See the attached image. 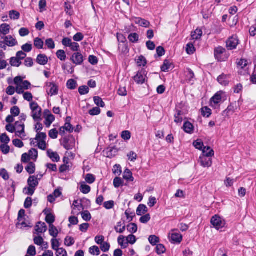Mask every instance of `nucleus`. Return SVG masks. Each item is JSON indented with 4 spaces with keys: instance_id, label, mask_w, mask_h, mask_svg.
<instances>
[{
    "instance_id": "1",
    "label": "nucleus",
    "mask_w": 256,
    "mask_h": 256,
    "mask_svg": "<svg viewBox=\"0 0 256 256\" xmlns=\"http://www.w3.org/2000/svg\"><path fill=\"white\" fill-rule=\"evenodd\" d=\"M214 155L213 150H210L209 152H206V150H203L202 156H200L198 162L204 168H209L212 164V160L211 157Z\"/></svg>"
},
{
    "instance_id": "2",
    "label": "nucleus",
    "mask_w": 256,
    "mask_h": 256,
    "mask_svg": "<svg viewBox=\"0 0 256 256\" xmlns=\"http://www.w3.org/2000/svg\"><path fill=\"white\" fill-rule=\"evenodd\" d=\"M60 144L67 150H72L75 146V140L72 136H66L60 140Z\"/></svg>"
},
{
    "instance_id": "3",
    "label": "nucleus",
    "mask_w": 256,
    "mask_h": 256,
    "mask_svg": "<svg viewBox=\"0 0 256 256\" xmlns=\"http://www.w3.org/2000/svg\"><path fill=\"white\" fill-rule=\"evenodd\" d=\"M211 224L217 230L223 228L224 226L225 222L218 216H213L210 220Z\"/></svg>"
},
{
    "instance_id": "4",
    "label": "nucleus",
    "mask_w": 256,
    "mask_h": 256,
    "mask_svg": "<svg viewBox=\"0 0 256 256\" xmlns=\"http://www.w3.org/2000/svg\"><path fill=\"white\" fill-rule=\"evenodd\" d=\"M226 52L224 48L222 46H218L214 50V54L215 58L219 62H224L228 58L226 56L224 57L223 54Z\"/></svg>"
},
{
    "instance_id": "5",
    "label": "nucleus",
    "mask_w": 256,
    "mask_h": 256,
    "mask_svg": "<svg viewBox=\"0 0 256 256\" xmlns=\"http://www.w3.org/2000/svg\"><path fill=\"white\" fill-rule=\"evenodd\" d=\"M238 44V40L236 36H232L226 41V47L228 50L236 49Z\"/></svg>"
},
{
    "instance_id": "6",
    "label": "nucleus",
    "mask_w": 256,
    "mask_h": 256,
    "mask_svg": "<svg viewBox=\"0 0 256 256\" xmlns=\"http://www.w3.org/2000/svg\"><path fill=\"white\" fill-rule=\"evenodd\" d=\"M14 126H16V130H17L16 132V136L19 137H21L22 135L23 136H26L24 132L25 126L23 122L17 121L14 123Z\"/></svg>"
},
{
    "instance_id": "7",
    "label": "nucleus",
    "mask_w": 256,
    "mask_h": 256,
    "mask_svg": "<svg viewBox=\"0 0 256 256\" xmlns=\"http://www.w3.org/2000/svg\"><path fill=\"white\" fill-rule=\"evenodd\" d=\"M70 60L76 65H80L84 62V57L80 52H75L70 58Z\"/></svg>"
},
{
    "instance_id": "8",
    "label": "nucleus",
    "mask_w": 256,
    "mask_h": 256,
    "mask_svg": "<svg viewBox=\"0 0 256 256\" xmlns=\"http://www.w3.org/2000/svg\"><path fill=\"white\" fill-rule=\"evenodd\" d=\"M145 72H146L143 70L139 71L138 72L136 76H134V80L138 84H142L145 82L146 77Z\"/></svg>"
},
{
    "instance_id": "9",
    "label": "nucleus",
    "mask_w": 256,
    "mask_h": 256,
    "mask_svg": "<svg viewBox=\"0 0 256 256\" xmlns=\"http://www.w3.org/2000/svg\"><path fill=\"white\" fill-rule=\"evenodd\" d=\"M230 74H222L221 75L218 77L217 80L221 85L224 86H227L228 85L230 82Z\"/></svg>"
},
{
    "instance_id": "10",
    "label": "nucleus",
    "mask_w": 256,
    "mask_h": 256,
    "mask_svg": "<svg viewBox=\"0 0 256 256\" xmlns=\"http://www.w3.org/2000/svg\"><path fill=\"white\" fill-rule=\"evenodd\" d=\"M43 213L46 216V222L50 225L52 224L55 221V216L50 212V210L48 209H45L43 211Z\"/></svg>"
},
{
    "instance_id": "11",
    "label": "nucleus",
    "mask_w": 256,
    "mask_h": 256,
    "mask_svg": "<svg viewBox=\"0 0 256 256\" xmlns=\"http://www.w3.org/2000/svg\"><path fill=\"white\" fill-rule=\"evenodd\" d=\"M48 228L46 224L42 222H38L35 226V230L38 234L44 233L47 230Z\"/></svg>"
},
{
    "instance_id": "12",
    "label": "nucleus",
    "mask_w": 256,
    "mask_h": 256,
    "mask_svg": "<svg viewBox=\"0 0 256 256\" xmlns=\"http://www.w3.org/2000/svg\"><path fill=\"white\" fill-rule=\"evenodd\" d=\"M46 86L48 87H50V90L48 94L50 95V96L56 95L58 94V86L54 82H46Z\"/></svg>"
},
{
    "instance_id": "13",
    "label": "nucleus",
    "mask_w": 256,
    "mask_h": 256,
    "mask_svg": "<svg viewBox=\"0 0 256 256\" xmlns=\"http://www.w3.org/2000/svg\"><path fill=\"white\" fill-rule=\"evenodd\" d=\"M36 62L40 65L44 66L48 62V56L44 54H39L36 58Z\"/></svg>"
},
{
    "instance_id": "14",
    "label": "nucleus",
    "mask_w": 256,
    "mask_h": 256,
    "mask_svg": "<svg viewBox=\"0 0 256 256\" xmlns=\"http://www.w3.org/2000/svg\"><path fill=\"white\" fill-rule=\"evenodd\" d=\"M47 155L54 162H58L60 160L58 154L56 152L52 151L50 149L47 150Z\"/></svg>"
},
{
    "instance_id": "15",
    "label": "nucleus",
    "mask_w": 256,
    "mask_h": 256,
    "mask_svg": "<svg viewBox=\"0 0 256 256\" xmlns=\"http://www.w3.org/2000/svg\"><path fill=\"white\" fill-rule=\"evenodd\" d=\"M184 130L188 134H192L194 132V126L190 122H186L183 126Z\"/></svg>"
},
{
    "instance_id": "16",
    "label": "nucleus",
    "mask_w": 256,
    "mask_h": 256,
    "mask_svg": "<svg viewBox=\"0 0 256 256\" xmlns=\"http://www.w3.org/2000/svg\"><path fill=\"white\" fill-rule=\"evenodd\" d=\"M135 23L138 24L140 26L148 28L150 26V22L142 18H136Z\"/></svg>"
},
{
    "instance_id": "17",
    "label": "nucleus",
    "mask_w": 256,
    "mask_h": 256,
    "mask_svg": "<svg viewBox=\"0 0 256 256\" xmlns=\"http://www.w3.org/2000/svg\"><path fill=\"white\" fill-rule=\"evenodd\" d=\"M28 184L30 187H36L38 185V181L36 178V176H30L28 180Z\"/></svg>"
},
{
    "instance_id": "18",
    "label": "nucleus",
    "mask_w": 256,
    "mask_h": 256,
    "mask_svg": "<svg viewBox=\"0 0 256 256\" xmlns=\"http://www.w3.org/2000/svg\"><path fill=\"white\" fill-rule=\"evenodd\" d=\"M42 109L32 111V116L34 121L40 122L42 120Z\"/></svg>"
},
{
    "instance_id": "19",
    "label": "nucleus",
    "mask_w": 256,
    "mask_h": 256,
    "mask_svg": "<svg viewBox=\"0 0 256 256\" xmlns=\"http://www.w3.org/2000/svg\"><path fill=\"white\" fill-rule=\"evenodd\" d=\"M106 152V157L112 158L116 154L118 150L116 148L113 147L108 148Z\"/></svg>"
},
{
    "instance_id": "20",
    "label": "nucleus",
    "mask_w": 256,
    "mask_h": 256,
    "mask_svg": "<svg viewBox=\"0 0 256 256\" xmlns=\"http://www.w3.org/2000/svg\"><path fill=\"white\" fill-rule=\"evenodd\" d=\"M123 178L130 182H133L134 180L132 172L128 168H126L124 172Z\"/></svg>"
},
{
    "instance_id": "21",
    "label": "nucleus",
    "mask_w": 256,
    "mask_h": 256,
    "mask_svg": "<svg viewBox=\"0 0 256 256\" xmlns=\"http://www.w3.org/2000/svg\"><path fill=\"white\" fill-rule=\"evenodd\" d=\"M182 236L178 233H173L171 236V240L174 243L180 244L182 242Z\"/></svg>"
},
{
    "instance_id": "22",
    "label": "nucleus",
    "mask_w": 256,
    "mask_h": 256,
    "mask_svg": "<svg viewBox=\"0 0 256 256\" xmlns=\"http://www.w3.org/2000/svg\"><path fill=\"white\" fill-rule=\"evenodd\" d=\"M148 212L147 207L143 204H140L138 206L136 209V214L138 216H142Z\"/></svg>"
},
{
    "instance_id": "23",
    "label": "nucleus",
    "mask_w": 256,
    "mask_h": 256,
    "mask_svg": "<svg viewBox=\"0 0 256 256\" xmlns=\"http://www.w3.org/2000/svg\"><path fill=\"white\" fill-rule=\"evenodd\" d=\"M10 26L7 24H2L0 26V32L4 35H6L10 32Z\"/></svg>"
},
{
    "instance_id": "24",
    "label": "nucleus",
    "mask_w": 256,
    "mask_h": 256,
    "mask_svg": "<svg viewBox=\"0 0 256 256\" xmlns=\"http://www.w3.org/2000/svg\"><path fill=\"white\" fill-rule=\"evenodd\" d=\"M12 66L19 67L22 64V62L17 57H12L10 60Z\"/></svg>"
},
{
    "instance_id": "25",
    "label": "nucleus",
    "mask_w": 256,
    "mask_h": 256,
    "mask_svg": "<svg viewBox=\"0 0 256 256\" xmlns=\"http://www.w3.org/2000/svg\"><path fill=\"white\" fill-rule=\"evenodd\" d=\"M172 66V64L168 60H165L163 64L161 66V70L164 72H168Z\"/></svg>"
},
{
    "instance_id": "26",
    "label": "nucleus",
    "mask_w": 256,
    "mask_h": 256,
    "mask_svg": "<svg viewBox=\"0 0 256 256\" xmlns=\"http://www.w3.org/2000/svg\"><path fill=\"white\" fill-rule=\"evenodd\" d=\"M26 170L29 174H34L36 170L35 164L32 162H30L26 168Z\"/></svg>"
},
{
    "instance_id": "27",
    "label": "nucleus",
    "mask_w": 256,
    "mask_h": 256,
    "mask_svg": "<svg viewBox=\"0 0 256 256\" xmlns=\"http://www.w3.org/2000/svg\"><path fill=\"white\" fill-rule=\"evenodd\" d=\"M34 46L36 47L37 48H43L44 43L41 38H34Z\"/></svg>"
},
{
    "instance_id": "28",
    "label": "nucleus",
    "mask_w": 256,
    "mask_h": 256,
    "mask_svg": "<svg viewBox=\"0 0 256 256\" xmlns=\"http://www.w3.org/2000/svg\"><path fill=\"white\" fill-rule=\"evenodd\" d=\"M128 39L132 43H136L139 40V36L136 33H132L128 35Z\"/></svg>"
},
{
    "instance_id": "29",
    "label": "nucleus",
    "mask_w": 256,
    "mask_h": 256,
    "mask_svg": "<svg viewBox=\"0 0 256 256\" xmlns=\"http://www.w3.org/2000/svg\"><path fill=\"white\" fill-rule=\"evenodd\" d=\"M66 86L68 89L74 90L77 86V82L74 79H70L68 80Z\"/></svg>"
},
{
    "instance_id": "30",
    "label": "nucleus",
    "mask_w": 256,
    "mask_h": 256,
    "mask_svg": "<svg viewBox=\"0 0 256 256\" xmlns=\"http://www.w3.org/2000/svg\"><path fill=\"white\" fill-rule=\"evenodd\" d=\"M202 32L201 30L196 29L192 33V40H198L202 36Z\"/></svg>"
},
{
    "instance_id": "31",
    "label": "nucleus",
    "mask_w": 256,
    "mask_h": 256,
    "mask_svg": "<svg viewBox=\"0 0 256 256\" xmlns=\"http://www.w3.org/2000/svg\"><path fill=\"white\" fill-rule=\"evenodd\" d=\"M9 16L12 20H17L20 18V14L16 10H12L9 12Z\"/></svg>"
},
{
    "instance_id": "32",
    "label": "nucleus",
    "mask_w": 256,
    "mask_h": 256,
    "mask_svg": "<svg viewBox=\"0 0 256 256\" xmlns=\"http://www.w3.org/2000/svg\"><path fill=\"white\" fill-rule=\"evenodd\" d=\"M118 48L120 50L122 51V52L123 54H128L129 52V48L128 43H122V44H120L118 46Z\"/></svg>"
},
{
    "instance_id": "33",
    "label": "nucleus",
    "mask_w": 256,
    "mask_h": 256,
    "mask_svg": "<svg viewBox=\"0 0 256 256\" xmlns=\"http://www.w3.org/2000/svg\"><path fill=\"white\" fill-rule=\"evenodd\" d=\"M147 64V60L145 57L142 55H140L138 57L137 60V64L139 66H144Z\"/></svg>"
},
{
    "instance_id": "34",
    "label": "nucleus",
    "mask_w": 256,
    "mask_h": 256,
    "mask_svg": "<svg viewBox=\"0 0 256 256\" xmlns=\"http://www.w3.org/2000/svg\"><path fill=\"white\" fill-rule=\"evenodd\" d=\"M49 232L54 238H56L58 234V229L53 224L50 225Z\"/></svg>"
},
{
    "instance_id": "35",
    "label": "nucleus",
    "mask_w": 256,
    "mask_h": 256,
    "mask_svg": "<svg viewBox=\"0 0 256 256\" xmlns=\"http://www.w3.org/2000/svg\"><path fill=\"white\" fill-rule=\"evenodd\" d=\"M222 100V96L219 92L216 93L210 99L211 102H213L214 104H218Z\"/></svg>"
},
{
    "instance_id": "36",
    "label": "nucleus",
    "mask_w": 256,
    "mask_h": 256,
    "mask_svg": "<svg viewBox=\"0 0 256 256\" xmlns=\"http://www.w3.org/2000/svg\"><path fill=\"white\" fill-rule=\"evenodd\" d=\"M127 230L130 232L134 234L138 230V226L135 223H130L127 226Z\"/></svg>"
},
{
    "instance_id": "37",
    "label": "nucleus",
    "mask_w": 256,
    "mask_h": 256,
    "mask_svg": "<svg viewBox=\"0 0 256 256\" xmlns=\"http://www.w3.org/2000/svg\"><path fill=\"white\" fill-rule=\"evenodd\" d=\"M148 241L152 246H156L160 242V238L155 235H151L148 238Z\"/></svg>"
},
{
    "instance_id": "38",
    "label": "nucleus",
    "mask_w": 256,
    "mask_h": 256,
    "mask_svg": "<svg viewBox=\"0 0 256 256\" xmlns=\"http://www.w3.org/2000/svg\"><path fill=\"white\" fill-rule=\"evenodd\" d=\"M89 252L92 255L98 256L100 254V252L98 246H94L89 248Z\"/></svg>"
},
{
    "instance_id": "39",
    "label": "nucleus",
    "mask_w": 256,
    "mask_h": 256,
    "mask_svg": "<svg viewBox=\"0 0 256 256\" xmlns=\"http://www.w3.org/2000/svg\"><path fill=\"white\" fill-rule=\"evenodd\" d=\"M202 114L204 116L208 118L212 114V110L207 106L203 107L202 109Z\"/></svg>"
},
{
    "instance_id": "40",
    "label": "nucleus",
    "mask_w": 256,
    "mask_h": 256,
    "mask_svg": "<svg viewBox=\"0 0 256 256\" xmlns=\"http://www.w3.org/2000/svg\"><path fill=\"white\" fill-rule=\"evenodd\" d=\"M56 56L62 61H64L66 58L65 52L64 50H58L56 53Z\"/></svg>"
},
{
    "instance_id": "41",
    "label": "nucleus",
    "mask_w": 256,
    "mask_h": 256,
    "mask_svg": "<svg viewBox=\"0 0 256 256\" xmlns=\"http://www.w3.org/2000/svg\"><path fill=\"white\" fill-rule=\"evenodd\" d=\"M94 100L95 104L97 106H100L102 108H104L105 106L104 102L102 101V100L101 98L98 96H94Z\"/></svg>"
},
{
    "instance_id": "42",
    "label": "nucleus",
    "mask_w": 256,
    "mask_h": 256,
    "mask_svg": "<svg viewBox=\"0 0 256 256\" xmlns=\"http://www.w3.org/2000/svg\"><path fill=\"white\" fill-rule=\"evenodd\" d=\"M166 248L162 244H156V252L158 254H161L166 252Z\"/></svg>"
},
{
    "instance_id": "43",
    "label": "nucleus",
    "mask_w": 256,
    "mask_h": 256,
    "mask_svg": "<svg viewBox=\"0 0 256 256\" xmlns=\"http://www.w3.org/2000/svg\"><path fill=\"white\" fill-rule=\"evenodd\" d=\"M181 110H177L176 113L174 114V122L178 124L181 123L182 121V118L180 116L182 115Z\"/></svg>"
},
{
    "instance_id": "44",
    "label": "nucleus",
    "mask_w": 256,
    "mask_h": 256,
    "mask_svg": "<svg viewBox=\"0 0 256 256\" xmlns=\"http://www.w3.org/2000/svg\"><path fill=\"white\" fill-rule=\"evenodd\" d=\"M44 122V124L47 128L50 126L52 122L54 120L55 118L54 116H50L46 118Z\"/></svg>"
},
{
    "instance_id": "45",
    "label": "nucleus",
    "mask_w": 256,
    "mask_h": 256,
    "mask_svg": "<svg viewBox=\"0 0 256 256\" xmlns=\"http://www.w3.org/2000/svg\"><path fill=\"white\" fill-rule=\"evenodd\" d=\"M82 218L86 222L90 221L92 216L90 212L88 210H84L81 214Z\"/></svg>"
},
{
    "instance_id": "46",
    "label": "nucleus",
    "mask_w": 256,
    "mask_h": 256,
    "mask_svg": "<svg viewBox=\"0 0 256 256\" xmlns=\"http://www.w3.org/2000/svg\"><path fill=\"white\" fill-rule=\"evenodd\" d=\"M195 48L192 43H188L186 46V52L188 54H192L195 52Z\"/></svg>"
},
{
    "instance_id": "47",
    "label": "nucleus",
    "mask_w": 256,
    "mask_h": 256,
    "mask_svg": "<svg viewBox=\"0 0 256 256\" xmlns=\"http://www.w3.org/2000/svg\"><path fill=\"white\" fill-rule=\"evenodd\" d=\"M78 92L80 95L88 94L89 92V88L86 86H82L78 88Z\"/></svg>"
},
{
    "instance_id": "48",
    "label": "nucleus",
    "mask_w": 256,
    "mask_h": 256,
    "mask_svg": "<svg viewBox=\"0 0 256 256\" xmlns=\"http://www.w3.org/2000/svg\"><path fill=\"white\" fill-rule=\"evenodd\" d=\"M85 180L88 184H92L94 182L96 178L93 174H88L86 176Z\"/></svg>"
},
{
    "instance_id": "49",
    "label": "nucleus",
    "mask_w": 256,
    "mask_h": 256,
    "mask_svg": "<svg viewBox=\"0 0 256 256\" xmlns=\"http://www.w3.org/2000/svg\"><path fill=\"white\" fill-rule=\"evenodd\" d=\"M90 187L87 184H82L80 186V190L84 194H87L90 191Z\"/></svg>"
},
{
    "instance_id": "50",
    "label": "nucleus",
    "mask_w": 256,
    "mask_h": 256,
    "mask_svg": "<svg viewBox=\"0 0 256 256\" xmlns=\"http://www.w3.org/2000/svg\"><path fill=\"white\" fill-rule=\"evenodd\" d=\"M188 74H186V78L189 82H194V72L190 68L186 69Z\"/></svg>"
},
{
    "instance_id": "51",
    "label": "nucleus",
    "mask_w": 256,
    "mask_h": 256,
    "mask_svg": "<svg viewBox=\"0 0 256 256\" xmlns=\"http://www.w3.org/2000/svg\"><path fill=\"white\" fill-rule=\"evenodd\" d=\"M194 146L196 148L199 150H202L204 147V143L201 140H198L193 142Z\"/></svg>"
},
{
    "instance_id": "52",
    "label": "nucleus",
    "mask_w": 256,
    "mask_h": 256,
    "mask_svg": "<svg viewBox=\"0 0 256 256\" xmlns=\"http://www.w3.org/2000/svg\"><path fill=\"white\" fill-rule=\"evenodd\" d=\"M156 54L155 55V58L156 56L160 57L164 56L165 54L166 51L164 48L162 46H159L157 47L156 49Z\"/></svg>"
},
{
    "instance_id": "53",
    "label": "nucleus",
    "mask_w": 256,
    "mask_h": 256,
    "mask_svg": "<svg viewBox=\"0 0 256 256\" xmlns=\"http://www.w3.org/2000/svg\"><path fill=\"white\" fill-rule=\"evenodd\" d=\"M0 140L2 143H4V144H8L10 142V138L8 136V135L4 133L0 135Z\"/></svg>"
},
{
    "instance_id": "54",
    "label": "nucleus",
    "mask_w": 256,
    "mask_h": 256,
    "mask_svg": "<svg viewBox=\"0 0 256 256\" xmlns=\"http://www.w3.org/2000/svg\"><path fill=\"white\" fill-rule=\"evenodd\" d=\"M74 238L71 236H67L64 240V244L65 245L70 246H72L74 244Z\"/></svg>"
},
{
    "instance_id": "55",
    "label": "nucleus",
    "mask_w": 256,
    "mask_h": 256,
    "mask_svg": "<svg viewBox=\"0 0 256 256\" xmlns=\"http://www.w3.org/2000/svg\"><path fill=\"white\" fill-rule=\"evenodd\" d=\"M122 222H118L116 224V226L114 227V230L116 232L122 234L126 230V226H124L122 228H118L119 226H122Z\"/></svg>"
},
{
    "instance_id": "56",
    "label": "nucleus",
    "mask_w": 256,
    "mask_h": 256,
    "mask_svg": "<svg viewBox=\"0 0 256 256\" xmlns=\"http://www.w3.org/2000/svg\"><path fill=\"white\" fill-rule=\"evenodd\" d=\"M46 45L49 49H54L55 48V44L53 40L51 38H48L46 40Z\"/></svg>"
},
{
    "instance_id": "57",
    "label": "nucleus",
    "mask_w": 256,
    "mask_h": 256,
    "mask_svg": "<svg viewBox=\"0 0 256 256\" xmlns=\"http://www.w3.org/2000/svg\"><path fill=\"white\" fill-rule=\"evenodd\" d=\"M22 51L25 52H31L32 49V44H31L26 43L22 46Z\"/></svg>"
},
{
    "instance_id": "58",
    "label": "nucleus",
    "mask_w": 256,
    "mask_h": 256,
    "mask_svg": "<svg viewBox=\"0 0 256 256\" xmlns=\"http://www.w3.org/2000/svg\"><path fill=\"white\" fill-rule=\"evenodd\" d=\"M103 206L106 210H110L114 208V202L112 200L106 202L103 204Z\"/></svg>"
},
{
    "instance_id": "59",
    "label": "nucleus",
    "mask_w": 256,
    "mask_h": 256,
    "mask_svg": "<svg viewBox=\"0 0 256 256\" xmlns=\"http://www.w3.org/2000/svg\"><path fill=\"white\" fill-rule=\"evenodd\" d=\"M123 182L120 178L116 177L114 180V186L115 188H118L122 184Z\"/></svg>"
},
{
    "instance_id": "60",
    "label": "nucleus",
    "mask_w": 256,
    "mask_h": 256,
    "mask_svg": "<svg viewBox=\"0 0 256 256\" xmlns=\"http://www.w3.org/2000/svg\"><path fill=\"white\" fill-rule=\"evenodd\" d=\"M125 214L129 222L132 220L133 218L135 216V214L132 212L130 209H128L125 212Z\"/></svg>"
},
{
    "instance_id": "61",
    "label": "nucleus",
    "mask_w": 256,
    "mask_h": 256,
    "mask_svg": "<svg viewBox=\"0 0 256 256\" xmlns=\"http://www.w3.org/2000/svg\"><path fill=\"white\" fill-rule=\"evenodd\" d=\"M10 113L14 116H18L20 114V108L17 106H14L11 108Z\"/></svg>"
},
{
    "instance_id": "62",
    "label": "nucleus",
    "mask_w": 256,
    "mask_h": 256,
    "mask_svg": "<svg viewBox=\"0 0 256 256\" xmlns=\"http://www.w3.org/2000/svg\"><path fill=\"white\" fill-rule=\"evenodd\" d=\"M121 136L125 140H129L131 138V133L130 131L124 130L122 132Z\"/></svg>"
},
{
    "instance_id": "63",
    "label": "nucleus",
    "mask_w": 256,
    "mask_h": 256,
    "mask_svg": "<svg viewBox=\"0 0 256 256\" xmlns=\"http://www.w3.org/2000/svg\"><path fill=\"white\" fill-rule=\"evenodd\" d=\"M100 109L98 107H94L89 110V114L91 116H97L100 113Z\"/></svg>"
},
{
    "instance_id": "64",
    "label": "nucleus",
    "mask_w": 256,
    "mask_h": 256,
    "mask_svg": "<svg viewBox=\"0 0 256 256\" xmlns=\"http://www.w3.org/2000/svg\"><path fill=\"white\" fill-rule=\"evenodd\" d=\"M56 256H67L66 251L63 248H60L56 250Z\"/></svg>"
}]
</instances>
